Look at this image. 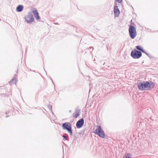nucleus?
<instances>
[{
  "label": "nucleus",
  "mask_w": 158,
  "mask_h": 158,
  "mask_svg": "<svg viewBox=\"0 0 158 158\" xmlns=\"http://www.w3.org/2000/svg\"><path fill=\"white\" fill-rule=\"evenodd\" d=\"M139 89L141 90H149L154 87V84L152 82L148 81L139 83L138 85Z\"/></svg>",
  "instance_id": "obj_1"
},
{
  "label": "nucleus",
  "mask_w": 158,
  "mask_h": 158,
  "mask_svg": "<svg viewBox=\"0 0 158 158\" xmlns=\"http://www.w3.org/2000/svg\"><path fill=\"white\" fill-rule=\"evenodd\" d=\"M129 31L131 37L132 39L135 38L137 34L135 27L132 26H130L129 29Z\"/></svg>",
  "instance_id": "obj_2"
},
{
  "label": "nucleus",
  "mask_w": 158,
  "mask_h": 158,
  "mask_svg": "<svg viewBox=\"0 0 158 158\" xmlns=\"http://www.w3.org/2000/svg\"><path fill=\"white\" fill-rule=\"evenodd\" d=\"M95 131V133L101 137L102 138H105V135L104 132L100 126H97V129Z\"/></svg>",
  "instance_id": "obj_3"
},
{
  "label": "nucleus",
  "mask_w": 158,
  "mask_h": 158,
  "mask_svg": "<svg viewBox=\"0 0 158 158\" xmlns=\"http://www.w3.org/2000/svg\"><path fill=\"white\" fill-rule=\"evenodd\" d=\"M141 53L136 50L132 51L131 53V56L134 59H138L141 56Z\"/></svg>",
  "instance_id": "obj_4"
},
{
  "label": "nucleus",
  "mask_w": 158,
  "mask_h": 158,
  "mask_svg": "<svg viewBox=\"0 0 158 158\" xmlns=\"http://www.w3.org/2000/svg\"><path fill=\"white\" fill-rule=\"evenodd\" d=\"M25 21L27 23H31L34 21V18L31 13H29L25 17Z\"/></svg>",
  "instance_id": "obj_5"
},
{
  "label": "nucleus",
  "mask_w": 158,
  "mask_h": 158,
  "mask_svg": "<svg viewBox=\"0 0 158 158\" xmlns=\"http://www.w3.org/2000/svg\"><path fill=\"white\" fill-rule=\"evenodd\" d=\"M62 127L64 129H66L68 131V132L70 135H72V132L70 124L69 123H63Z\"/></svg>",
  "instance_id": "obj_6"
},
{
  "label": "nucleus",
  "mask_w": 158,
  "mask_h": 158,
  "mask_svg": "<svg viewBox=\"0 0 158 158\" xmlns=\"http://www.w3.org/2000/svg\"><path fill=\"white\" fill-rule=\"evenodd\" d=\"M84 123V120L83 118H81L78 120L76 126L77 128H80L83 125Z\"/></svg>",
  "instance_id": "obj_7"
},
{
  "label": "nucleus",
  "mask_w": 158,
  "mask_h": 158,
  "mask_svg": "<svg viewBox=\"0 0 158 158\" xmlns=\"http://www.w3.org/2000/svg\"><path fill=\"white\" fill-rule=\"evenodd\" d=\"M114 12L115 16H117L119 14V10L117 6H115L114 7Z\"/></svg>",
  "instance_id": "obj_8"
},
{
  "label": "nucleus",
  "mask_w": 158,
  "mask_h": 158,
  "mask_svg": "<svg viewBox=\"0 0 158 158\" xmlns=\"http://www.w3.org/2000/svg\"><path fill=\"white\" fill-rule=\"evenodd\" d=\"M23 9V6L21 5H18L16 8V10L19 12L21 11Z\"/></svg>",
  "instance_id": "obj_9"
},
{
  "label": "nucleus",
  "mask_w": 158,
  "mask_h": 158,
  "mask_svg": "<svg viewBox=\"0 0 158 158\" xmlns=\"http://www.w3.org/2000/svg\"><path fill=\"white\" fill-rule=\"evenodd\" d=\"M123 158H132V156L130 154L127 153L125 154Z\"/></svg>",
  "instance_id": "obj_10"
},
{
  "label": "nucleus",
  "mask_w": 158,
  "mask_h": 158,
  "mask_svg": "<svg viewBox=\"0 0 158 158\" xmlns=\"http://www.w3.org/2000/svg\"><path fill=\"white\" fill-rule=\"evenodd\" d=\"M31 11L34 15L38 13L37 10L35 8H33L31 10Z\"/></svg>",
  "instance_id": "obj_11"
},
{
  "label": "nucleus",
  "mask_w": 158,
  "mask_h": 158,
  "mask_svg": "<svg viewBox=\"0 0 158 158\" xmlns=\"http://www.w3.org/2000/svg\"><path fill=\"white\" fill-rule=\"evenodd\" d=\"M136 48L138 50H140L142 52H144V50L142 49L140 46H136Z\"/></svg>",
  "instance_id": "obj_12"
},
{
  "label": "nucleus",
  "mask_w": 158,
  "mask_h": 158,
  "mask_svg": "<svg viewBox=\"0 0 158 158\" xmlns=\"http://www.w3.org/2000/svg\"><path fill=\"white\" fill-rule=\"evenodd\" d=\"M80 114L78 112H76L73 114V116L75 118H77L79 115Z\"/></svg>",
  "instance_id": "obj_13"
},
{
  "label": "nucleus",
  "mask_w": 158,
  "mask_h": 158,
  "mask_svg": "<svg viewBox=\"0 0 158 158\" xmlns=\"http://www.w3.org/2000/svg\"><path fill=\"white\" fill-rule=\"evenodd\" d=\"M35 18L37 20H38L40 19V16L39 15L38 13L34 15Z\"/></svg>",
  "instance_id": "obj_14"
},
{
  "label": "nucleus",
  "mask_w": 158,
  "mask_h": 158,
  "mask_svg": "<svg viewBox=\"0 0 158 158\" xmlns=\"http://www.w3.org/2000/svg\"><path fill=\"white\" fill-rule=\"evenodd\" d=\"M14 81H15L16 79H15V78H13V79H12V80L11 81H10V84L12 82H14Z\"/></svg>",
  "instance_id": "obj_15"
},
{
  "label": "nucleus",
  "mask_w": 158,
  "mask_h": 158,
  "mask_svg": "<svg viewBox=\"0 0 158 158\" xmlns=\"http://www.w3.org/2000/svg\"><path fill=\"white\" fill-rule=\"evenodd\" d=\"M63 138L64 139H66V140H67V136H66V135H64L63 136Z\"/></svg>",
  "instance_id": "obj_16"
},
{
  "label": "nucleus",
  "mask_w": 158,
  "mask_h": 158,
  "mask_svg": "<svg viewBox=\"0 0 158 158\" xmlns=\"http://www.w3.org/2000/svg\"><path fill=\"white\" fill-rule=\"evenodd\" d=\"M119 3H121L122 2V0H116Z\"/></svg>",
  "instance_id": "obj_17"
}]
</instances>
